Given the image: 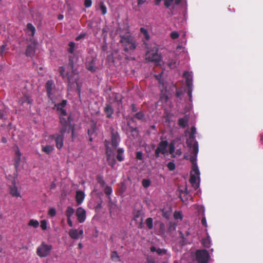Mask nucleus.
<instances>
[{
	"mask_svg": "<svg viewBox=\"0 0 263 263\" xmlns=\"http://www.w3.org/2000/svg\"><path fill=\"white\" fill-rule=\"evenodd\" d=\"M120 141V136L117 132H112L111 137V145L114 148H116Z\"/></svg>",
	"mask_w": 263,
	"mask_h": 263,
	"instance_id": "2eb2a0df",
	"label": "nucleus"
},
{
	"mask_svg": "<svg viewBox=\"0 0 263 263\" xmlns=\"http://www.w3.org/2000/svg\"><path fill=\"white\" fill-rule=\"evenodd\" d=\"M60 124L61 127L59 132L50 136V138L55 141L56 147L59 149H60L63 146L65 133L66 132L69 133L71 130L72 135H73L74 130L73 128L71 126V124H68L64 118L61 119Z\"/></svg>",
	"mask_w": 263,
	"mask_h": 263,
	"instance_id": "f257e3e1",
	"label": "nucleus"
},
{
	"mask_svg": "<svg viewBox=\"0 0 263 263\" xmlns=\"http://www.w3.org/2000/svg\"><path fill=\"white\" fill-rule=\"evenodd\" d=\"M150 250H151V251L152 252H156L157 253L160 255L165 254L166 253V250H165L164 249H160V248L157 249L154 246H152L151 247Z\"/></svg>",
	"mask_w": 263,
	"mask_h": 263,
	"instance_id": "412c9836",
	"label": "nucleus"
},
{
	"mask_svg": "<svg viewBox=\"0 0 263 263\" xmlns=\"http://www.w3.org/2000/svg\"><path fill=\"white\" fill-rule=\"evenodd\" d=\"M85 194L83 191H77L76 195V200L78 205H80L83 202L85 198Z\"/></svg>",
	"mask_w": 263,
	"mask_h": 263,
	"instance_id": "f3484780",
	"label": "nucleus"
},
{
	"mask_svg": "<svg viewBox=\"0 0 263 263\" xmlns=\"http://www.w3.org/2000/svg\"><path fill=\"white\" fill-rule=\"evenodd\" d=\"M183 77L185 79V84L187 87V93L191 101L192 97V87H193V77L191 73L189 71H185L183 73Z\"/></svg>",
	"mask_w": 263,
	"mask_h": 263,
	"instance_id": "423d86ee",
	"label": "nucleus"
},
{
	"mask_svg": "<svg viewBox=\"0 0 263 263\" xmlns=\"http://www.w3.org/2000/svg\"><path fill=\"white\" fill-rule=\"evenodd\" d=\"M192 171L194 173V175H195L196 176H199L200 172L197 164L193 165Z\"/></svg>",
	"mask_w": 263,
	"mask_h": 263,
	"instance_id": "58836bf2",
	"label": "nucleus"
},
{
	"mask_svg": "<svg viewBox=\"0 0 263 263\" xmlns=\"http://www.w3.org/2000/svg\"><path fill=\"white\" fill-rule=\"evenodd\" d=\"M9 193L12 197H18L21 196V194L18 191L17 187L16 186V180L15 179H13L11 182V184L9 185Z\"/></svg>",
	"mask_w": 263,
	"mask_h": 263,
	"instance_id": "9d476101",
	"label": "nucleus"
},
{
	"mask_svg": "<svg viewBox=\"0 0 263 263\" xmlns=\"http://www.w3.org/2000/svg\"><path fill=\"white\" fill-rule=\"evenodd\" d=\"M110 257L115 262H118L120 261V257L116 251L112 252Z\"/></svg>",
	"mask_w": 263,
	"mask_h": 263,
	"instance_id": "7c9ffc66",
	"label": "nucleus"
},
{
	"mask_svg": "<svg viewBox=\"0 0 263 263\" xmlns=\"http://www.w3.org/2000/svg\"><path fill=\"white\" fill-rule=\"evenodd\" d=\"M120 43L124 48L126 52L133 51L137 47L136 41L135 38L130 35H121Z\"/></svg>",
	"mask_w": 263,
	"mask_h": 263,
	"instance_id": "f03ea898",
	"label": "nucleus"
},
{
	"mask_svg": "<svg viewBox=\"0 0 263 263\" xmlns=\"http://www.w3.org/2000/svg\"><path fill=\"white\" fill-rule=\"evenodd\" d=\"M87 69L88 70L91 72H95L96 71V67L94 66H93L91 64H89L88 66Z\"/></svg>",
	"mask_w": 263,
	"mask_h": 263,
	"instance_id": "13d9d810",
	"label": "nucleus"
},
{
	"mask_svg": "<svg viewBox=\"0 0 263 263\" xmlns=\"http://www.w3.org/2000/svg\"><path fill=\"white\" fill-rule=\"evenodd\" d=\"M22 154L18 146H16L15 152V156L14 158V165L16 171L17 170L21 162V157Z\"/></svg>",
	"mask_w": 263,
	"mask_h": 263,
	"instance_id": "ddd939ff",
	"label": "nucleus"
},
{
	"mask_svg": "<svg viewBox=\"0 0 263 263\" xmlns=\"http://www.w3.org/2000/svg\"><path fill=\"white\" fill-rule=\"evenodd\" d=\"M97 180L98 183H99L102 186L104 185L105 184V182L103 179V178L101 177H98L97 178Z\"/></svg>",
	"mask_w": 263,
	"mask_h": 263,
	"instance_id": "3c124183",
	"label": "nucleus"
},
{
	"mask_svg": "<svg viewBox=\"0 0 263 263\" xmlns=\"http://www.w3.org/2000/svg\"><path fill=\"white\" fill-rule=\"evenodd\" d=\"M144 3V0H138V5L139 6L143 4Z\"/></svg>",
	"mask_w": 263,
	"mask_h": 263,
	"instance_id": "774afa93",
	"label": "nucleus"
},
{
	"mask_svg": "<svg viewBox=\"0 0 263 263\" xmlns=\"http://www.w3.org/2000/svg\"><path fill=\"white\" fill-rule=\"evenodd\" d=\"M41 228L43 230L47 229V222L45 220H43L41 221Z\"/></svg>",
	"mask_w": 263,
	"mask_h": 263,
	"instance_id": "de8ad7c7",
	"label": "nucleus"
},
{
	"mask_svg": "<svg viewBox=\"0 0 263 263\" xmlns=\"http://www.w3.org/2000/svg\"><path fill=\"white\" fill-rule=\"evenodd\" d=\"M196 259L198 263H208L210 258L208 251L206 250H198L196 251Z\"/></svg>",
	"mask_w": 263,
	"mask_h": 263,
	"instance_id": "39448f33",
	"label": "nucleus"
},
{
	"mask_svg": "<svg viewBox=\"0 0 263 263\" xmlns=\"http://www.w3.org/2000/svg\"><path fill=\"white\" fill-rule=\"evenodd\" d=\"M5 48H6V45H3L1 46L0 47V54L1 56H3V53L4 52V51H5Z\"/></svg>",
	"mask_w": 263,
	"mask_h": 263,
	"instance_id": "052dcab7",
	"label": "nucleus"
},
{
	"mask_svg": "<svg viewBox=\"0 0 263 263\" xmlns=\"http://www.w3.org/2000/svg\"><path fill=\"white\" fill-rule=\"evenodd\" d=\"M176 225L174 223L170 222L168 227V231L171 232L175 230Z\"/></svg>",
	"mask_w": 263,
	"mask_h": 263,
	"instance_id": "ea45409f",
	"label": "nucleus"
},
{
	"mask_svg": "<svg viewBox=\"0 0 263 263\" xmlns=\"http://www.w3.org/2000/svg\"><path fill=\"white\" fill-rule=\"evenodd\" d=\"M151 182L149 179H144L142 181V184L144 188H147L151 185Z\"/></svg>",
	"mask_w": 263,
	"mask_h": 263,
	"instance_id": "e433bc0d",
	"label": "nucleus"
},
{
	"mask_svg": "<svg viewBox=\"0 0 263 263\" xmlns=\"http://www.w3.org/2000/svg\"><path fill=\"white\" fill-rule=\"evenodd\" d=\"M174 0H165L164 6L166 8H168Z\"/></svg>",
	"mask_w": 263,
	"mask_h": 263,
	"instance_id": "4d7b16f0",
	"label": "nucleus"
},
{
	"mask_svg": "<svg viewBox=\"0 0 263 263\" xmlns=\"http://www.w3.org/2000/svg\"><path fill=\"white\" fill-rule=\"evenodd\" d=\"M36 49V44L34 42L31 43L27 46L26 55L27 57H32L34 56Z\"/></svg>",
	"mask_w": 263,
	"mask_h": 263,
	"instance_id": "4468645a",
	"label": "nucleus"
},
{
	"mask_svg": "<svg viewBox=\"0 0 263 263\" xmlns=\"http://www.w3.org/2000/svg\"><path fill=\"white\" fill-rule=\"evenodd\" d=\"M106 155L107 157V162L108 164L112 168H114L116 163L114 154L111 150L109 149L108 148H107L106 151Z\"/></svg>",
	"mask_w": 263,
	"mask_h": 263,
	"instance_id": "9b49d317",
	"label": "nucleus"
},
{
	"mask_svg": "<svg viewBox=\"0 0 263 263\" xmlns=\"http://www.w3.org/2000/svg\"><path fill=\"white\" fill-rule=\"evenodd\" d=\"M192 148V155H197L198 153V144L197 141H195L190 148Z\"/></svg>",
	"mask_w": 263,
	"mask_h": 263,
	"instance_id": "cd10ccee",
	"label": "nucleus"
},
{
	"mask_svg": "<svg viewBox=\"0 0 263 263\" xmlns=\"http://www.w3.org/2000/svg\"><path fill=\"white\" fill-rule=\"evenodd\" d=\"M59 73L60 75L62 76L63 78H67V80L69 83H70L71 77L69 76L68 73H65V68L64 67L61 66L59 67Z\"/></svg>",
	"mask_w": 263,
	"mask_h": 263,
	"instance_id": "aec40b11",
	"label": "nucleus"
},
{
	"mask_svg": "<svg viewBox=\"0 0 263 263\" xmlns=\"http://www.w3.org/2000/svg\"><path fill=\"white\" fill-rule=\"evenodd\" d=\"M27 29L28 31L31 32V33L29 34L33 36L35 32V28L34 26L31 23H28L27 24Z\"/></svg>",
	"mask_w": 263,
	"mask_h": 263,
	"instance_id": "bb28decb",
	"label": "nucleus"
},
{
	"mask_svg": "<svg viewBox=\"0 0 263 263\" xmlns=\"http://www.w3.org/2000/svg\"><path fill=\"white\" fill-rule=\"evenodd\" d=\"M54 149L53 146L47 145L44 146H42V150L47 154H50Z\"/></svg>",
	"mask_w": 263,
	"mask_h": 263,
	"instance_id": "a878e982",
	"label": "nucleus"
},
{
	"mask_svg": "<svg viewBox=\"0 0 263 263\" xmlns=\"http://www.w3.org/2000/svg\"><path fill=\"white\" fill-rule=\"evenodd\" d=\"M140 32L144 35L145 34H146L147 32H148L147 29H145L144 28H140Z\"/></svg>",
	"mask_w": 263,
	"mask_h": 263,
	"instance_id": "69168bd1",
	"label": "nucleus"
},
{
	"mask_svg": "<svg viewBox=\"0 0 263 263\" xmlns=\"http://www.w3.org/2000/svg\"><path fill=\"white\" fill-rule=\"evenodd\" d=\"M74 57L73 55H70L69 57V62L68 67L71 69L73 74H76V70L74 69Z\"/></svg>",
	"mask_w": 263,
	"mask_h": 263,
	"instance_id": "4be33fe9",
	"label": "nucleus"
},
{
	"mask_svg": "<svg viewBox=\"0 0 263 263\" xmlns=\"http://www.w3.org/2000/svg\"><path fill=\"white\" fill-rule=\"evenodd\" d=\"M134 117L136 118L137 119L140 120L141 121H145V115L142 111H139L137 112L135 116Z\"/></svg>",
	"mask_w": 263,
	"mask_h": 263,
	"instance_id": "c85d7f7f",
	"label": "nucleus"
},
{
	"mask_svg": "<svg viewBox=\"0 0 263 263\" xmlns=\"http://www.w3.org/2000/svg\"><path fill=\"white\" fill-rule=\"evenodd\" d=\"M167 167L170 171H174L175 169V164L173 162H169Z\"/></svg>",
	"mask_w": 263,
	"mask_h": 263,
	"instance_id": "c03bdc74",
	"label": "nucleus"
},
{
	"mask_svg": "<svg viewBox=\"0 0 263 263\" xmlns=\"http://www.w3.org/2000/svg\"><path fill=\"white\" fill-rule=\"evenodd\" d=\"M175 151V146L173 144L171 143L169 146V153L170 154H173Z\"/></svg>",
	"mask_w": 263,
	"mask_h": 263,
	"instance_id": "6e6d98bb",
	"label": "nucleus"
},
{
	"mask_svg": "<svg viewBox=\"0 0 263 263\" xmlns=\"http://www.w3.org/2000/svg\"><path fill=\"white\" fill-rule=\"evenodd\" d=\"M67 101L66 100H63L61 103L55 104L54 108L56 109L58 114L60 116V122H61V119L64 118L68 124H70V116H67L66 110L64 109V107L67 105Z\"/></svg>",
	"mask_w": 263,
	"mask_h": 263,
	"instance_id": "7ed1b4c3",
	"label": "nucleus"
},
{
	"mask_svg": "<svg viewBox=\"0 0 263 263\" xmlns=\"http://www.w3.org/2000/svg\"><path fill=\"white\" fill-rule=\"evenodd\" d=\"M163 217L168 218L171 215V213L169 211H165L164 209L162 210Z\"/></svg>",
	"mask_w": 263,
	"mask_h": 263,
	"instance_id": "49530a36",
	"label": "nucleus"
},
{
	"mask_svg": "<svg viewBox=\"0 0 263 263\" xmlns=\"http://www.w3.org/2000/svg\"><path fill=\"white\" fill-rule=\"evenodd\" d=\"M196 157H197V155H192V154L191 156L190 161L192 162L193 165L197 164H196V160H197Z\"/></svg>",
	"mask_w": 263,
	"mask_h": 263,
	"instance_id": "09e8293b",
	"label": "nucleus"
},
{
	"mask_svg": "<svg viewBox=\"0 0 263 263\" xmlns=\"http://www.w3.org/2000/svg\"><path fill=\"white\" fill-rule=\"evenodd\" d=\"M48 214L51 217H54L56 214L55 209L54 208L50 209L48 211Z\"/></svg>",
	"mask_w": 263,
	"mask_h": 263,
	"instance_id": "8fccbe9b",
	"label": "nucleus"
},
{
	"mask_svg": "<svg viewBox=\"0 0 263 263\" xmlns=\"http://www.w3.org/2000/svg\"><path fill=\"white\" fill-rule=\"evenodd\" d=\"M31 102L32 101L30 99V97L27 95H24L19 100V103L22 105L25 104L29 105L30 104Z\"/></svg>",
	"mask_w": 263,
	"mask_h": 263,
	"instance_id": "6ab92c4d",
	"label": "nucleus"
},
{
	"mask_svg": "<svg viewBox=\"0 0 263 263\" xmlns=\"http://www.w3.org/2000/svg\"><path fill=\"white\" fill-rule=\"evenodd\" d=\"M174 217L175 219H182V216L181 212H179H179L175 211L174 214Z\"/></svg>",
	"mask_w": 263,
	"mask_h": 263,
	"instance_id": "37998d69",
	"label": "nucleus"
},
{
	"mask_svg": "<svg viewBox=\"0 0 263 263\" xmlns=\"http://www.w3.org/2000/svg\"><path fill=\"white\" fill-rule=\"evenodd\" d=\"M201 243L205 248H209L210 247L211 242L209 237L202 239Z\"/></svg>",
	"mask_w": 263,
	"mask_h": 263,
	"instance_id": "473e14b6",
	"label": "nucleus"
},
{
	"mask_svg": "<svg viewBox=\"0 0 263 263\" xmlns=\"http://www.w3.org/2000/svg\"><path fill=\"white\" fill-rule=\"evenodd\" d=\"M83 234V230L82 229L80 230L79 231L77 229H70L69 231V235L70 237L73 239H78L79 238L80 235Z\"/></svg>",
	"mask_w": 263,
	"mask_h": 263,
	"instance_id": "dca6fc26",
	"label": "nucleus"
},
{
	"mask_svg": "<svg viewBox=\"0 0 263 263\" xmlns=\"http://www.w3.org/2000/svg\"><path fill=\"white\" fill-rule=\"evenodd\" d=\"M201 222L202 224L204 227L206 228L208 227V224H207V222H206V218H205V215H204V210H203V216H202V217L201 218Z\"/></svg>",
	"mask_w": 263,
	"mask_h": 263,
	"instance_id": "79ce46f5",
	"label": "nucleus"
},
{
	"mask_svg": "<svg viewBox=\"0 0 263 263\" xmlns=\"http://www.w3.org/2000/svg\"><path fill=\"white\" fill-rule=\"evenodd\" d=\"M104 110L108 118H110L112 117L114 114V109L110 104H107Z\"/></svg>",
	"mask_w": 263,
	"mask_h": 263,
	"instance_id": "a211bd4d",
	"label": "nucleus"
},
{
	"mask_svg": "<svg viewBox=\"0 0 263 263\" xmlns=\"http://www.w3.org/2000/svg\"><path fill=\"white\" fill-rule=\"evenodd\" d=\"M195 138V134L191 133L190 135V136H189V139L186 141V143L190 147H191L192 142L193 141Z\"/></svg>",
	"mask_w": 263,
	"mask_h": 263,
	"instance_id": "c9c22d12",
	"label": "nucleus"
},
{
	"mask_svg": "<svg viewBox=\"0 0 263 263\" xmlns=\"http://www.w3.org/2000/svg\"><path fill=\"white\" fill-rule=\"evenodd\" d=\"M179 34L177 32L174 31L171 33V37L173 39H176L179 37Z\"/></svg>",
	"mask_w": 263,
	"mask_h": 263,
	"instance_id": "864d4df0",
	"label": "nucleus"
},
{
	"mask_svg": "<svg viewBox=\"0 0 263 263\" xmlns=\"http://www.w3.org/2000/svg\"><path fill=\"white\" fill-rule=\"evenodd\" d=\"M168 143L166 140L161 141L158 145L157 148L155 150V157L158 158L160 157V154L165 155L167 152V147Z\"/></svg>",
	"mask_w": 263,
	"mask_h": 263,
	"instance_id": "6e6552de",
	"label": "nucleus"
},
{
	"mask_svg": "<svg viewBox=\"0 0 263 263\" xmlns=\"http://www.w3.org/2000/svg\"><path fill=\"white\" fill-rule=\"evenodd\" d=\"M196 130V127L194 126H192L191 128V133L195 135Z\"/></svg>",
	"mask_w": 263,
	"mask_h": 263,
	"instance_id": "338daca9",
	"label": "nucleus"
},
{
	"mask_svg": "<svg viewBox=\"0 0 263 263\" xmlns=\"http://www.w3.org/2000/svg\"><path fill=\"white\" fill-rule=\"evenodd\" d=\"M145 59L150 62H154L156 64H159L161 61V57L157 51H148L145 54Z\"/></svg>",
	"mask_w": 263,
	"mask_h": 263,
	"instance_id": "1a4fd4ad",
	"label": "nucleus"
},
{
	"mask_svg": "<svg viewBox=\"0 0 263 263\" xmlns=\"http://www.w3.org/2000/svg\"><path fill=\"white\" fill-rule=\"evenodd\" d=\"M74 212V210L71 206H68L65 212L67 218H71Z\"/></svg>",
	"mask_w": 263,
	"mask_h": 263,
	"instance_id": "c756f323",
	"label": "nucleus"
},
{
	"mask_svg": "<svg viewBox=\"0 0 263 263\" xmlns=\"http://www.w3.org/2000/svg\"><path fill=\"white\" fill-rule=\"evenodd\" d=\"M145 223L148 229H152L153 228V219L152 218H148L145 220Z\"/></svg>",
	"mask_w": 263,
	"mask_h": 263,
	"instance_id": "72a5a7b5",
	"label": "nucleus"
},
{
	"mask_svg": "<svg viewBox=\"0 0 263 263\" xmlns=\"http://www.w3.org/2000/svg\"><path fill=\"white\" fill-rule=\"evenodd\" d=\"M52 249V245L42 242L36 249V254L40 257H46L49 255Z\"/></svg>",
	"mask_w": 263,
	"mask_h": 263,
	"instance_id": "20e7f679",
	"label": "nucleus"
},
{
	"mask_svg": "<svg viewBox=\"0 0 263 263\" xmlns=\"http://www.w3.org/2000/svg\"><path fill=\"white\" fill-rule=\"evenodd\" d=\"M197 178H199V176H196L195 175L191 174V177L190 179V183L192 184V186L194 187H198V185L197 183Z\"/></svg>",
	"mask_w": 263,
	"mask_h": 263,
	"instance_id": "5701e85b",
	"label": "nucleus"
},
{
	"mask_svg": "<svg viewBox=\"0 0 263 263\" xmlns=\"http://www.w3.org/2000/svg\"><path fill=\"white\" fill-rule=\"evenodd\" d=\"M123 153L124 149L122 148H119L117 149V159L120 162L124 160Z\"/></svg>",
	"mask_w": 263,
	"mask_h": 263,
	"instance_id": "b1692460",
	"label": "nucleus"
},
{
	"mask_svg": "<svg viewBox=\"0 0 263 263\" xmlns=\"http://www.w3.org/2000/svg\"><path fill=\"white\" fill-rule=\"evenodd\" d=\"M76 216L80 223L84 222L86 219V211L82 207L78 208L76 210Z\"/></svg>",
	"mask_w": 263,
	"mask_h": 263,
	"instance_id": "f8f14e48",
	"label": "nucleus"
},
{
	"mask_svg": "<svg viewBox=\"0 0 263 263\" xmlns=\"http://www.w3.org/2000/svg\"><path fill=\"white\" fill-rule=\"evenodd\" d=\"M75 43L73 42H70L68 44L69 48L68 49V52L71 54H72L74 52L75 48Z\"/></svg>",
	"mask_w": 263,
	"mask_h": 263,
	"instance_id": "f704fd0d",
	"label": "nucleus"
},
{
	"mask_svg": "<svg viewBox=\"0 0 263 263\" xmlns=\"http://www.w3.org/2000/svg\"><path fill=\"white\" fill-rule=\"evenodd\" d=\"M165 224L163 222L160 223L159 226V232L161 234H164L165 232Z\"/></svg>",
	"mask_w": 263,
	"mask_h": 263,
	"instance_id": "a18cd8bd",
	"label": "nucleus"
},
{
	"mask_svg": "<svg viewBox=\"0 0 263 263\" xmlns=\"http://www.w3.org/2000/svg\"><path fill=\"white\" fill-rule=\"evenodd\" d=\"M145 263H155V261L152 258H147Z\"/></svg>",
	"mask_w": 263,
	"mask_h": 263,
	"instance_id": "e2e57ef3",
	"label": "nucleus"
},
{
	"mask_svg": "<svg viewBox=\"0 0 263 263\" xmlns=\"http://www.w3.org/2000/svg\"><path fill=\"white\" fill-rule=\"evenodd\" d=\"M136 158L139 160H142L143 158L142 153L141 152H137L136 153Z\"/></svg>",
	"mask_w": 263,
	"mask_h": 263,
	"instance_id": "bf43d9fd",
	"label": "nucleus"
},
{
	"mask_svg": "<svg viewBox=\"0 0 263 263\" xmlns=\"http://www.w3.org/2000/svg\"><path fill=\"white\" fill-rule=\"evenodd\" d=\"M92 5V1L91 0H85L84 1V6L86 8H89L91 7Z\"/></svg>",
	"mask_w": 263,
	"mask_h": 263,
	"instance_id": "5fc2aeb1",
	"label": "nucleus"
},
{
	"mask_svg": "<svg viewBox=\"0 0 263 263\" xmlns=\"http://www.w3.org/2000/svg\"><path fill=\"white\" fill-rule=\"evenodd\" d=\"M28 224L29 226L32 227L34 228H37L39 227L40 223L37 220L32 219L29 220Z\"/></svg>",
	"mask_w": 263,
	"mask_h": 263,
	"instance_id": "2f4dec72",
	"label": "nucleus"
},
{
	"mask_svg": "<svg viewBox=\"0 0 263 263\" xmlns=\"http://www.w3.org/2000/svg\"><path fill=\"white\" fill-rule=\"evenodd\" d=\"M45 87L48 98L50 100L52 101V95L55 90V85L54 81L52 80H48L45 83Z\"/></svg>",
	"mask_w": 263,
	"mask_h": 263,
	"instance_id": "0eeeda50",
	"label": "nucleus"
},
{
	"mask_svg": "<svg viewBox=\"0 0 263 263\" xmlns=\"http://www.w3.org/2000/svg\"><path fill=\"white\" fill-rule=\"evenodd\" d=\"M67 223L69 227H73V223L72 222V220L71 219V218H67Z\"/></svg>",
	"mask_w": 263,
	"mask_h": 263,
	"instance_id": "0e129e2a",
	"label": "nucleus"
},
{
	"mask_svg": "<svg viewBox=\"0 0 263 263\" xmlns=\"http://www.w3.org/2000/svg\"><path fill=\"white\" fill-rule=\"evenodd\" d=\"M100 9L101 10L102 14L104 15L107 12V9L103 2H101L100 4Z\"/></svg>",
	"mask_w": 263,
	"mask_h": 263,
	"instance_id": "4c0bfd02",
	"label": "nucleus"
},
{
	"mask_svg": "<svg viewBox=\"0 0 263 263\" xmlns=\"http://www.w3.org/2000/svg\"><path fill=\"white\" fill-rule=\"evenodd\" d=\"M131 109L133 112H136L138 111V109L135 104H132L131 105Z\"/></svg>",
	"mask_w": 263,
	"mask_h": 263,
	"instance_id": "680f3d73",
	"label": "nucleus"
},
{
	"mask_svg": "<svg viewBox=\"0 0 263 263\" xmlns=\"http://www.w3.org/2000/svg\"><path fill=\"white\" fill-rule=\"evenodd\" d=\"M188 120L187 118H181L178 120V125L182 127L185 128L187 125Z\"/></svg>",
	"mask_w": 263,
	"mask_h": 263,
	"instance_id": "393cba45",
	"label": "nucleus"
},
{
	"mask_svg": "<svg viewBox=\"0 0 263 263\" xmlns=\"http://www.w3.org/2000/svg\"><path fill=\"white\" fill-rule=\"evenodd\" d=\"M104 193L107 196H110L112 193V189L110 186H107L105 187Z\"/></svg>",
	"mask_w": 263,
	"mask_h": 263,
	"instance_id": "a19ab883",
	"label": "nucleus"
},
{
	"mask_svg": "<svg viewBox=\"0 0 263 263\" xmlns=\"http://www.w3.org/2000/svg\"><path fill=\"white\" fill-rule=\"evenodd\" d=\"M2 120L3 121L6 120L5 115L4 112H2L0 111V120ZM5 124L4 123H0V126L2 127H3L5 125Z\"/></svg>",
	"mask_w": 263,
	"mask_h": 263,
	"instance_id": "603ef678",
	"label": "nucleus"
}]
</instances>
